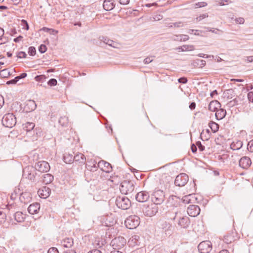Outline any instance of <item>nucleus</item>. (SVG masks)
Masks as SVG:
<instances>
[{"instance_id":"1","label":"nucleus","mask_w":253,"mask_h":253,"mask_svg":"<svg viewBox=\"0 0 253 253\" xmlns=\"http://www.w3.org/2000/svg\"><path fill=\"white\" fill-rule=\"evenodd\" d=\"M165 194L162 189L156 188L151 194V200L153 203L158 205L162 204L165 201Z\"/></svg>"},{"instance_id":"2","label":"nucleus","mask_w":253,"mask_h":253,"mask_svg":"<svg viewBox=\"0 0 253 253\" xmlns=\"http://www.w3.org/2000/svg\"><path fill=\"white\" fill-rule=\"evenodd\" d=\"M116 204L119 208L125 210L129 208L131 202L128 198L123 195L116 198Z\"/></svg>"},{"instance_id":"3","label":"nucleus","mask_w":253,"mask_h":253,"mask_svg":"<svg viewBox=\"0 0 253 253\" xmlns=\"http://www.w3.org/2000/svg\"><path fill=\"white\" fill-rule=\"evenodd\" d=\"M158 211V206L154 203H151L149 205H144L143 206L142 211L146 216H152L156 214Z\"/></svg>"},{"instance_id":"4","label":"nucleus","mask_w":253,"mask_h":253,"mask_svg":"<svg viewBox=\"0 0 253 253\" xmlns=\"http://www.w3.org/2000/svg\"><path fill=\"white\" fill-rule=\"evenodd\" d=\"M16 123L15 117L12 113L5 114L2 119V125L7 127H12Z\"/></svg>"},{"instance_id":"5","label":"nucleus","mask_w":253,"mask_h":253,"mask_svg":"<svg viewBox=\"0 0 253 253\" xmlns=\"http://www.w3.org/2000/svg\"><path fill=\"white\" fill-rule=\"evenodd\" d=\"M125 223L127 228L135 229L140 224V218L138 216L131 215L126 219Z\"/></svg>"},{"instance_id":"6","label":"nucleus","mask_w":253,"mask_h":253,"mask_svg":"<svg viewBox=\"0 0 253 253\" xmlns=\"http://www.w3.org/2000/svg\"><path fill=\"white\" fill-rule=\"evenodd\" d=\"M178 213H175V215L173 218L174 220H176L177 225L180 228L187 229L190 225V221L187 216H182L177 217Z\"/></svg>"},{"instance_id":"7","label":"nucleus","mask_w":253,"mask_h":253,"mask_svg":"<svg viewBox=\"0 0 253 253\" xmlns=\"http://www.w3.org/2000/svg\"><path fill=\"white\" fill-rule=\"evenodd\" d=\"M120 189L122 194L126 195L134 190V186L131 182L125 180L122 182Z\"/></svg>"},{"instance_id":"8","label":"nucleus","mask_w":253,"mask_h":253,"mask_svg":"<svg viewBox=\"0 0 253 253\" xmlns=\"http://www.w3.org/2000/svg\"><path fill=\"white\" fill-rule=\"evenodd\" d=\"M126 244V239L123 237H118L113 239L111 245L114 250H120L123 248Z\"/></svg>"},{"instance_id":"9","label":"nucleus","mask_w":253,"mask_h":253,"mask_svg":"<svg viewBox=\"0 0 253 253\" xmlns=\"http://www.w3.org/2000/svg\"><path fill=\"white\" fill-rule=\"evenodd\" d=\"M36 175L35 170L32 167L27 166L23 169V177L30 180L34 179Z\"/></svg>"},{"instance_id":"10","label":"nucleus","mask_w":253,"mask_h":253,"mask_svg":"<svg viewBox=\"0 0 253 253\" xmlns=\"http://www.w3.org/2000/svg\"><path fill=\"white\" fill-rule=\"evenodd\" d=\"M198 248L200 253H209L212 249V245L210 241H205L201 242Z\"/></svg>"},{"instance_id":"11","label":"nucleus","mask_w":253,"mask_h":253,"mask_svg":"<svg viewBox=\"0 0 253 253\" xmlns=\"http://www.w3.org/2000/svg\"><path fill=\"white\" fill-rule=\"evenodd\" d=\"M189 177L186 173H182L178 175L175 179V185L181 187L184 186L188 182Z\"/></svg>"},{"instance_id":"12","label":"nucleus","mask_w":253,"mask_h":253,"mask_svg":"<svg viewBox=\"0 0 253 253\" xmlns=\"http://www.w3.org/2000/svg\"><path fill=\"white\" fill-rule=\"evenodd\" d=\"M35 168L36 170L41 172H47L50 169L49 164L45 161H42L37 163L35 165Z\"/></svg>"},{"instance_id":"13","label":"nucleus","mask_w":253,"mask_h":253,"mask_svg":"<svg viewBox=\"0 0 253 253\" xmlns=\"http://www.w3.org/2000/svg\"><path fill=\"white\" fill-rule=\"evenodd\" d=\"M96 163L93 164L94 167L96 168L97 167L99 168L102 170L106 172H110L112 170V166L109 163L101 160L100 161L98 164L97 166L96 165Z\"/></svg>"},{"instance_id":"14","label":"nucleus","mask_w":253,"mask_h":253,"mask_svg":"<svg viewBox=\"0 0 253 253\" xmlns=\"http://www.w3.org/2000/svg\"><path fill=\"white\" fill-rule=\"evenodd\" d=\"M200 209L197 205H190L187 209V213L192 217H196L200 213Z\"/></svg>"},{"instance_id":"15","label":"nucleus","mask_w":253,"mask_h":253,"mask_svg":"<svg viewBox=\"0 0 253 253\" xmlns=\"http://www.w3.org/2000/svg\"><path fill=\"white\" fill-rule=\"evenodd\" d=\"M239 164L240 167L242 168L247 169L251 166L252 161L249 157L244 156L240 159Z\"/></svg>"},{"instance_id":"16","label":"nucleus","mask_w":253,"mask_h":253,"mask_svg":"<svg viewBox=\"0 0 253 253\" xmlns=\"http://www.w3.org/2000/svg\"><path fill=\"white\" fill-rule=\"evenodd\" d=\"M150 197L149 193L146 191H141L138 192L135 196L136 200L139 202H145Z\"/></svg>"},{"instance_id":"17","label":"nucleus","mask_w":253,"mask_h":253,"mask_svg":"<svg viewBox=\"0 0 253 253\" xmlns=\"http://www.w3.org/2000/svg\"><path fill=\"white\" fill-rule=\"evenodd\" d=\"M37 105L33 100H29L26 102L24 109L27 112H30L36 108Z\"/></svg>"},{"instance_id":"18","label":"nucleus","mask_w":253,"mask_h":253,"mask_svg":"<svg viewBox=\"0 0 253 253\" xmlns=\"http://www.w3.org/2000/svg\"><path fill=\"white\" fill-rule=\"evenodd\" d=\"M104 43H106V44L115 48H120L121 47V45L111 40L108 39L107 38H102V39L101 40Z\"/></svg>"},{"instance_id":"19","label":"nucleus","mask_w":253,"mask_h":253,"mask_svg":"<svg viewBox=\"0 0 253 253\" xmlns=\"http://www.w3.org/2000/svg\"><path fill=\"white\" fill-rule=\"evenodd\" d=\"M40 209V204L38 203H35L31 204L28 208V212L32 214L37 213Z\"/></svg>"},{"instance_id":"20","label":"nucleus","mask_w":253,"mask_h":253,"mask_svg":"<svg viewBox=\"0 0 253 253\" xmlns=\"http://www.w3.org/2000/svg\"><path fill=\"white\" fill-rule=\"evenodd\" d=\"M103 8L106 11H110L113 9L115 3L114 0H105L103 2Z\"/></svg>"},{"instance_id":"21","label":"nucleus","mask_w":253,"mask_h":253,"mask_svg":"<svg viewBox=\"0 0 253 253\" xmlns=\"http://www.w3.org/2000/svg\"><path fill=\"white\" fill-rule=\"evenodd\" d=\"M50 190L49 188L43 187L42 189L38 190V194L42 198L45 199L50 195Z\"/></svg>"},{"instance_id":"22","label":"nucleus","mask_w":253,"mask_h":253,"mask_svg":"<svg viewBox=\"0 0 253 253\" xmlns=\"http://www.w3.org/2000/svg\"><path fill=\"white\" fill-rule=\"evenodd\" d=\"M171 39L173 41L177 42H185L189 40V37L187 35H174L171 38Z\"/></svg>"},{"instance_id":"23","label":"nucleus","mask_w":253,"mask_h":253,"mask_svg":"<svg viewBox=\"0 0 253 253\" xmlns=\"http://www.w3.org/2000/svg\"><path fill=\"white\" fill-rule=\"evenodd\" d=\"M139 239L140 237L139 236L134 235L128 240V244L129 246H139L140 243Z\"/></svg>"},{"instance_id":"24","label":"nucleus","mask_w":253,"mask_h":253,"mask_svg":"<svg viewBox=\"0 0 253 253\" xmlns=\"http://www.w3.org/2000/svg\"><path fill=\"white\" fill-rule=\"evenodd\" d=\"M220 107V104L217 100L211 101L209 105V109L212 112H216V111Z\"/></svg>"},{"instance_id":"25","label":"nucleus","mask_w":253,"mask_h":253,"mask_svg":"<svg viewBox=\"0 0 253 253\" xmlns=\"http://www.w3.org/2000/svg\"><path fill=\"white\" fill-rule=\"evenodd\" d=\"M14 220L18 222H22L25 219V215L21 211H17L13 215Z\"/></svg>"},{"instance_id":"26","label":"nucleus","mask_w":253,"mask_h":253,"mask_svg":"<svg viewBox=\"0 0 253 253\" xmlns=\"http://www.w3.org/2000/svg\"><path fill=\"white\" fill-rule=\"evenodd\" d=\"M195 199V195L193 194L186 195L182 199L183 202L185 204L193 203Z\"/></svg>"},{"instance_id":"27","label":"nucleus","mask_w":253,"mask_h":253,"mask_svg":"<svg viewBox=\"0 0 253 253\" xmlns=\"http://www.w3.org/2000/svg\"><path fill=\"white\" fill-rule=\"evenodd\" d=\"M74 244L73 239L71 238H66L61 242V244L65 248H71Z\"/></svg>"},{"instance_id":"28","label":"nucleus","mask_w":253,"mask_h":253,"mask_svg":"<svg viewBox=\"0 0 253 253\" xmlns=\"http://www.w3.org/2000/svg\"><path fill=\"white\" fill-rule=\"evenodd\" d=\"M74 161L78 162L80 164H84L85 162V158L84 155L81 153L78 154L74 156Z\"/></svg>"},{"instance_id":"29","label":"nucleus","mask_w":253,"mask_h":253,"mask_svg":"<svg viewBox=\"0 0 253 253\" xmlns=\"http://www.w3.org/2000/svg\"><path fill=\"white\" fill-rule=\"evenodd\" d=\"M42 182L45 184L51 183L53 180V176L49 173L44 174L42 175Z\"/></svg>"},{"instance_id":"30","label":"nucleus","mask_w":253,"mask_h":253,"mask_svg":"<svg viewBox=\"0 0 253 253\" xmlns=\"http://www.w3.org/2000/svg\"><path fill=\"white\" fill-rule=\"evenodd\" d=\"M226 114V111L223 109H217L215 113V117L217 120H220L224 118Z\"/></svg>"},{"instance_id":"31","label":"nucleus","mask_w":253,"mask_h":253,"mask_svg":"<svg viewBox=\"0 0 253 253\" xmlns=\"http://www.w3.org/2000/svg\"><path fill=\"white\" fill-rule=\"evenodd\" d=\"M63 160L66 164H71L74 161V156L69 153H65L64 155Z\"/></svg>"},{"instance_id":"32","label":"nucleus","mask_w":253,"mask_h":253,"mask_svg":"<svg viewBox=\"0 0 253 253\" xmlns=\"http://www.w3.org/2000/svg\"><path fill=\"white\" fill-rule=\"evenodd\" d=\"M179 51H192L194 49L193 45H184L182 46H179L176 48Z\"/></svg>"},{"instance_id":"33","label":"nucleus","mask_w":253,"mask_h":253,"mask_svg":"<svg viewBox=\"0 0 253 253\" xmlns=\"http://www.w3.org/2000/svg\"><path fill=\"white\" fill-rule=\"evenodd\" d=\"M166 26L168 28H178L183 27L184 24L181 21H178L174 23H168Z\"/></svg>"},{"instance_id":"34","label":"nucleus","mask_w":253,"mask_h":253,"mask_svg":"<svg viewBox=\"0 0 253 253\" xmlns=\"http://www.w3.org/2000/svg\"><path fill=\"white\" fill-rule=\"evenodd\" d=\"M160 228L163 229L165 231L170 230L171 225L166 221H163L160 223Z\"/></svg>"},{"instance_id":"35","label":"nucleus","mask_w":253,"mask_h":253,"mask_svg":"<svg viewBox=\"0 0 253 253\" xmlns=\"http://www.w3.org/2000/svg\"><path fill=\"white\" fill-rule=\"evenodd\" d=\"M34 127L35 124L33 123L27 122L23 125V128L27 131H30Z\"/></svg>"},{"instance_id":"36","label":"nucleus","mask_w":253,"mask_h":253,"mask_svg":"<svg viewBox=\"0 0 253 253\" xmlns=\"http://www.w3.org/2000/svg\"><path fill=\"white\" fill-rule=\"evenodd\" d=\"M209 126L213 132H216V131H217L219 128L218 125L217 123L213 122H210L209 124Z\"/></svg>"},{"instance_id":"37","label":"nucleus","mask_w":253,"mask_h":253,"mask_svg":"<svg viewBox=\"0 0 253 253\" xmlns=\"http://www.w3.org/2000/svg\"><path fill=\"white\" fill-rule=\"evenodd\" d=\"M206 64V62L205 60L200 59H197L193 62V65L194 66H199L200 68H203L205 66Z\"/></svg>"},{"instance_id":"38","label":"nucleus","mask_w":253,"mask_h":253,"mask_svg":"<svg viewBox=\"0 0 253 253\" xmlns=\"http://www.w3.org/2000/svg\"><path fill=\"white\" fill-rule=\"evenodd\" d=\"M58 122L62 126H66L68 123V118L66 116L61 117Z\"/></svg>"},{"instance_id":"39","label":"nucleus","mask_w":253,"mask_h":253,"mask_svg":"<svg viewBox=\"0 0 253 253\" xmlns=\"http://www.w3.org/2000/svg\"><path fill=\"white\" fill-rule=\"evenodd\" d=\"M6 219V213L2 211H0V224L4 223L5 222Z\"/></svg>"},{"instance_id":"40","label":"nucleus","mask_w":253,"mask_h":253,"mask_svg":"<svg viewBox=\"0 0 253 253\" xmlns=\"http://www.w3.org/2000/svg\"><path fill=\"white\" fill-rule=\"evenodd\" d=\"M242 142L241 141H238L237 142L236 144L233 142L231 145V147L233 150H238L242 147Z\"/></svg>"},{"instance_id":"41","label":"nucleus","mask_w":253,"mask_h":253,"mask_svg":"<svg viewBox=\"0 0 253 253\" xmlns=\"http://www.w3.org/2000/svg\"><path fill=\"white\" fill-rule=\"evenodd\" d=\"M41 30L47 33H49L51 35H55L58 33L57 31L53 29H49L46 27H43Z\"/></svg>"},{"instance_id":"42","label":"nucleus","mask_w":253,"mask_h":253,"mask_svg":"<svg viewBox=\"0 0 253 253\" xmlns=\"http://www.w3.org/2000/svg\"><path fill=\"white\" fill-rule=\"evenodd\" d=\"M9 76L10 73L6 69L2 70L0 71V76L2 78H7Z\"/></svg>"},{"instance_id":"43","label":"nucleus","mask_w":253,"mask_h":253,"mask_svg":"<svg viewBox=\"0 0 253 253\" xmlns=\"http://www.w3.org/2000/svg\"><path fill=\"white\" fill-rule=\"evenodd\" d=\"M28 53L31 56H34L36 54V50L35 47L34 46H30L28 48Z\"/></svg>"},{"instance_id":"44","label":"nucleus","mask_w":253,"mask_h":253,"mask_svg":"<svg viewBox=\"0 0 253 253\" xmlns=\"http://www.w3.org/2000/svg\"><path fill=\"white\" fill-rule=\"evenodd\" d=\"M105 243V240H101V241L99 240H95V245L96 246V247H98V248L102 247L104 244Z\"/></svg>"},{"instance_id":"45","label":"nucleus","mask_w":253,"mask_h":253,"mask_svg":"<svg viewBox=\"0 0 253 253\" xmlns=\"http://www.w3.org/2000/svg\"><path fill=\"white\" fill-rule=\"evenodd\" d=\"M107 219H108V217L106 216H103L102 217H101V220L102 221V224H103L106 226H109L111 225V224H109L107 222Z\"/></svg>"},{"instance_id":"46","label":"nucleus","mask_w":253,"mask_h":253,"mask_svg":"<svg viewBox=\"0 0 253 253\" xmlns=\"http://www.w3.org/2000/svg\"><path fill=\"white\" fill-rule=\"evenodd\" d=\"M247 148L249 151L253 152V139L248 142Z\"/></svg>"},{"instance_id":"47","label":"nucleus","mask_w":253,"mask_h":253,"mask_svg":"<svg viewBox=\"0 0 253 253\" xmlns=\"http://www.w3.org/2000/svg\"><path fill=\"white\" fill-rule=\"evenodd\" d=\"M57 80L55 79H50L47 84L50 86H55L57 84Z\"/></svg>"},{"instance_id":"48","label":"nucleus","mask_w":253,"mask_h":253,"mask_svg":"<svg viewBox=\"0 0 253 253\" xmlns=\"http://www.w3.org/2000/svg\"><path fill=\"white\" fill-rule=\"evenodd\" d=\"M21 25L23 26L22 29L28 30L29 28V25L27 21L25 20H22L21 21Z\"/></svg>"},{"instance_id":"49","label":"nucleus","mask_w":253,"mask_h":253,"mask_svg":"<svg viewBox=\"0 0 253 253\" xmlns=\"http://www.w3.org/2000/svg\"><path fill=\"white\" fill-rule=\"evenodd\" d=\"M153 19L151 20L153 21H159L163 19V15L161 14H157L152 17Z\"/></svg>"},{"instance_id":"50","label":"nucleus","mask_w":253,"mask_h":253,"mask_svg":"<svg viewBox=\"0 0 253 253\" xmlns=\"http://www.w3.org/2000/svg\"><path fill=\"white\" fill-rule=\"evenodd\" d=\"M39 51L43 53L46 51V47L44 44H41L39 48Z\"/></svg>"},{"instance_id":"51","label":"nucleus","mask_w":253,"mask_h":253,"mask_svg":"<svg viewBox=\"0 0 253 253\" xmlns=\"http://www.w3.org/2000/svg\"><path fill=\"white\" fill-rule=\"evenodd\" d=\"M196 146H197L201 151H203L205 150V146H203L200 141L196 142Z\"/></svg>"},{"instance_id":"52","label":"nucleus","mask_w":253,"mask_h":253,"mask_svg":"<svg viewBox=\"0 0 253 253\" xmlns=\"http://www.w3.org/2000/svg\"><path fill=\"white\" fill-rule=\"evenodd\" d=\"M17 56L19 58H24L26 57L27 54L25 52L20 51L18 52Z\"/></svg>"},{"instance_id":"53","label":"nucleus","mask_w":253,"mask_h":253,"mask_svg":"<svg viewBox=\"0 0 253 253\" xmlns=\"http://www.w3.org/2000/svg\"><path fill=\"white\" fill-rule=\"evenodd\" d=\"M235 22L237 24H243L245 22V19L243 17L237 18L235 19Z\"/></svg>"},{"instance_id":"54","label":"nucleus","mask_w":253,"mask_h":253,"mask_svg":"<svg viewBox=\"0 0 253 253\" xmlns=\"http://www.w3.org/2000/svg\"><path fill=\"white\" fill-rule=\"evenodd\" d=\"M8 38L6 37H0V44H4L8 42Z\"/></svg>"},{"instance_id":"55","label":"nucleus","mask_w":253,"mask_h":253,"mask_svg":"<svg viewBox=\"0 0 253 253\" xmlns=\"http://www.w3.org/2000/svg\"><path fill=\"white\" fill-rule=\"evenodd\" d=\"M48 253H59V252L56 248H50L48 251Z\"/></svg>"},{"instance_id":"56","label":"nucleus","mask_w":253,"mask_h":253,"mask_svg":"<svg viewBox=\"0 0 253 253\" xmlns=\"http://www.w3.org/2000/svg\"><path fill=\"white\" fill-rule=\"evenodd\" d=\"M208 16L207 14H203L202 15H200L196 18L197 21L199 22L202 19L207 17Z\"/></svg>"},{"instance_id":"57","label":"nucleus","mask_w":253,"mask_h":253,"mask_svg":"<svg viewBox=\"0 0 253 253\" xmlns=\"http://www.w3.org/2000/svg\"><path fill=\"white\" fill-rule=\"evenodd\" d=\"M18 81V80L17 79H16V77L14 79H12V80L7 81L6 82V84H15Z\"/></svg>"},{"instance_id":"58","label":"nucleus","mask_w":253,"mask_h":253,"mask_svg":"<svg viewBox=\"0 0 253 253\" xmlns=\"http://www.w3.org/2000/svg\"><path fill=\"white\" fill-rule=\"evenodd\" d=\"M248 98L250 101L253 102V91H251L248 93Z\"/></svg>"},{"instance_id":"59","label":"nucleus","mask_w":253,"mask_h":253,"mask_svg":"<svg viewBox=\"0 0 253 253\" xmlns=\"http://www.w3.org/2000/svg\"><path fill=\"white\" fill-rule=\"evenodd\" d=\"M178 82L182 84H186L187 82V79L185 77H182L179 78L178 80Z\"/></svg>"},{"instance_id":"60","label":"nucleus","mask_w":253,"mask_h":253,"mask_svg":"<svg viewBox=\"0 0 253 253\" xmlns=\"http://www.w3.org/2000/svg\"><path fill=\"white\" fill-rule=\"evenodd\" d=\"M151 57H147V58L144 59V61H143L144 64H147L148 63H151L153 61V59H151Z\"/></svg>"},{"instance_id":"61","label":"nucleus","mask_w":253,"mask_h":253,"mask_svg":"<svg viewBox=\"0 0 253 253\" xmlns=\"http://www.w3.org/2000/svg\"><path fill=\"white\" fill-rule=\"evenodd\" d=\"M188 33L191 34H194L195 35H199V33H198V30H197L191 29L189 30Z\"/></svg>"},{"instance_id":"62","label":"nucleus","mask_w":253,"mask_h":253,"mask_svg":"<svg viewBox=\"0 0 253 253\" xmlns=\"http://www.w3.org/2000/svg\"><path fill=\"white\" fill-rule=\"evenodd\" d=\"M207 5V3L204 2H198L196 4V6L197 7H202L206 6Z\"/></svg>"},{"instance_id":"63","label":"nucleus","mask_w":253,"mask_h":253,"mask_svg":"<svg viewBox=\"0 0 253 253\" xmlns=\"http://www.w3.org/2000/svg\"><path fill=\"white\" fill-rule=\"evenodd\" d=\"M27 75L26 73H22L20 76H17L16 79H17L18 80H19V79L25 78L27 76Z\"/></svg>"},{"instance_id":"64","label":"nucleus","mask_w":253,"mask_h":253,"mask_svg":"<svg viewBox=\"0 0 253 253\" xmlns=\"http://www.w3.org/2000/svg\"><path fill=\"white\" fill-rule=\"evenodd\" d=\"M164 252L165 253H175V252L172 250H170L169 248L165 249Z\"/></svg>"}]
</instances>
